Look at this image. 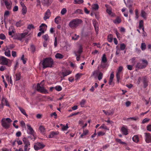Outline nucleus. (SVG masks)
Here are the masks:
<instances>
[{
    "mask_svg": "<svg viewBox=\"0 0 151 151\" xmlns=\"http://www.w3.org/2000/svg\"><path fill=\"white\" fill-rule=\"evenodd\" d=\"M147 130L151 132V124H149L147 126Z\"/></svg>",
    "mask_w": 151,
    "mask_h": 151,
    "instance_id": "nucleus-64",
    "label": "nucleus"
},
{
    "mask_svg": "<svg viewBox=\"0 0 151 151\" xmlns=\"http://www.w3.org/2000/svg\"><path fill=\"white\" fill-rule=\"evenodd\" d=\"M146 47V45L145 43H142L141 44V48L142 50H145Z\"/></svg>",
    "mask_w": 151,
    "mask_h": 151,
    "instance_id": "nucleus-47",
    "label": "nucleus"
},
{
    "mask_svg": "<svg viewBox=\"0 0 151 151\" xmlns=\"http://www.w3.org/2000/svg\"><path fill=\"white\" fill-rule=\"evenodd\" d=\"M60 20L61 17H60L57 16L55 19V22L56 24H58Z\"/></svg>",
    "mask_w": 151,
    "mask_h": 151,
    "instance_id": "nucleus-35",
    "label": "nucleus"
},
{
    "mask_svg": "<svg viewBox=\"0 0 151 151\" xmlns=\"http://www.w3.org/2000/svg\"><path fill=\"white\" fill-rule=\"evenodd\" d=\"M59 132L58 131H52L51 132L49 135V137L50 138H53L55 137V136L58 135L59 134Z\"/></svg>",
    "mask_w": 151,
    "mask_h": 151,
    "instance_id": "nucleus-17",
    "label": "nucleus"
},
{
    "mask_svg": "<svg viewBox=\"0 0 151 151\" xmlns=\"http://www.w3.org/2000/svg\"><path fill=\"white\" fill-rule=\"evenodd\" d=\"M21 75L20 73L19 72L15 74V79L16 81H19L21 77Z\"/></svg>",
    "mask_w": 151,
    "mask_h": 151,
    "instance_id": "nucleus-26",
    "label": "nucleus"
},
{
    "mask_svg": "<svg viewBox=\"0 0 151 151\" xmlns=\"http://www.w3.org/2000/svg\"><path fill=\"white\" fill-rule=\"evenodd\" d=\"M27 34V32L18 34L14 36L15 39L21 41Z\"/></svg>",
    "mask_w": 151,
    "mask_h": 151,
    "instance_id": "nucleus-8",
    "label": "nucleus"
},
{
    "mask_svg": "<svg viewBox=\"0 0 151 151\" xmlns=\"http://www.w3.org/2000/svg\"><path fill=\"white\" fill-rule=\"evenodd\" d=\"M30 49L33 52H35V46L33 45H31Z\"/></svg>",
    "mask_w": 151,
    "mask_h": 151,
    "instance_id": "nucleus-59",
    "label": "nucleus"
},
{
    "mask_svg": "<svg viewBox=\"0 0 151 151\" xmlns=\"http://www.w3.org/2000/svg\"><path fill=\"white\" fill-rule=\"evenodd\" d=\"M39 129L40 130V132L42 134H45V129L43 126L41 125L39 127Z\"/></svg>",
    "mask_w": 151,
    "mask_h": 151,
    "instance_id": "nucleus-27",
    "label": "nucleus"
},
{
    "mask_svg": "<svg viewBox=\"0 0 151 151\" xmlns=\"http://www.w3.org/2000/svg\"><path fill=\"white\" fill-rule=\"evenodd\" d=\"M103 74L101 72H100L98 76V79L99 81L101 80L102 78Z\"/></svg>",
    "mask_w": 151,
    "mask_h": 151,
    "instance_id": "nucleus-50",
    "label": "nucleus"
},
{
    "mask_svg": "<svg viewBox=\"0 0 151 151\" xmlns=\"http://www.w3.org/2000/svg\"><path fill=\"white\" fill-rule=\"evenodd\" d=\"M12 122V120L8 118H3L1 121L2 126L6 129H7L10 127V123Z\"/></svg>",
    "mask_w": 151,
    "mask_h": 151,
    "instance_id": "nucleus-2",
    "label": "nucleus"
},
{
    "mask_svg": "<svg viewBox=\"0 0 151 151\" xmlns=\"http://www.w3.org/2000/svg\"><path fill=\"white\" fill-rule=\"evenodd\" d=\"M92 8L93 10L97 11L98 10L99 7L98 4H95L92 5Z\"/></svg>",
    "mask_w": 151,
    "mask_h": 151,
    "instance_id": "nucleus-23",
    "label": "nucleus"
},
{
    "mask_svg": "<svg viewBox=\"0 0 151 151\" xmlns=\"http://www.w3.org/2000/svg\"><path fill=\"white\" fill-rule=\"evenodd\" d=\"M144 27L143 21V20H141L139 22V28L140 29L141 28Z\"/></svg>",
    "mask_w": 151,
    "mask_h": 151,
    "instance_id": "nucleus-43",
    "label": "nucleus"
},
{
    "mask_svg": "<svg viewBox=\"0 0 151 151\" xmlns=\"http://www.w3.org/2000/svg\"><path fill=\"white\" fill-rule=\"evenodd\" d=\"M141 63H138L136 65V68L139 69H143L145 68L147 65L148 62L145 59L141 60Z\"/></svg>",
    "mask_w": 151,
    "mask_h": 151,
    "instance_id": "nucleus-5",
    "label": "nucleus"
},
{
    "mask_svg": "<svg viewBox=\"0 0 151 151\" xmlns=\"http://www.w3.org/2000/svg\"><path fill=\"white\" fill-rule=\"evenodd\" d=\"M116 142L120 143L121 144H126V143L125 142H122L121 141V140L120 139L116 138Z\"/></svg>",
    "mask_w": 151,
    "mask_h": 151,
    "instance_id": "nucleus-46",
    "label": "nucleus"
},
{
    "mask_svg": "<svg viewBox=\"0 0 151 151\" xmlns=\"http://www.w3.org/2000/svg\"><path fill=\"white\" fill-rule=\"evenodd\" d=\"M5 105L7 106H9V104L6 99L3 96L1 100V104L0 105V107L3 108Z\"/></svg>",
    "mask_w": 151,
    "mask_h": 151,
    "instance_id": "nucleus-10",
    "label": "nucleus"
},
{
    "mask_svg": "<svg viewBox=\"0 0 151 151\" xmlns=\"http://www.w3.org/2000/svg\"><path fill=\"white\" fill-rule=\"evenodd\" d=\"M53 64V60L50 58H46L42 63L43 68H45L47 67H51Z\"/></svg>",
    "mask_w": 151,
    "mask_h": 151,
    "instance_id": "nucleus-3",
    "label": "nucleus"
},
{
    "mask_svg": "<svg viewBox=\"0 0 151 151\" xmlns=\"http://www.w3.org/2000/svg\"><path fill=\"white\" fill-rule=\"evenodd\" d=\"M105 6L106 7V12L109 15H111V14L112 13V8L111 6H110L109 5L107 4H106L105 5Z\"/></svg>",
    "mask_w": 151,
    "mask_h": 151,
    "instance_id": "nucleus-16",
    "label": "nucleus"
},
{
    "mask_svg": "<svg viewBox=\"0 0 151 151\" xmlns=\"http://www.w3.org/2000/svg\"><path fill=\"white\" fill-rule=\"evenodd\" d=\"M30 145H25L24 146V151H29L30 149Z\"/></svg>",
    "mask_w": 151,
    "mask_h": 151,
    "instance_id": "nucleus-41",
    "label": "nucleus"
},
{
    "mask_svg": "<svg viewBox=\"0 0 151 151\" xmlns=\"http://www.w3.org/2000/svg\"><path fill=\"white\" fill-rule=\"evenodd\" d=\"M98 73V71L97 70L94 71L92 73L91 75V76H96Z\"/></svg>",
    "mask_w": 151,
    "mask_h": 151,
    "instance_id": "nucleus-53",
    "label": "nucleus"
},
{
    "mask_svg": "<svg viewBox=\"0 0 151 151\" xmlns=\"http://www.w3.org/2000/svg\"><path fill=\"white\" fill-rule=\"evenodd\" d=\"M27 28L29 29H34L35 27L32 24H30L28 26Z\"/></svg>",
    "mask_w": 151,
    "mask_h": 151,
    "instance_id": "nucleus-61",
    "label": "nucleus"
},
{
    "mask_svg": "<svg viewBox=\"0 0 151 151\" xmlns=\"http://www.w3.org/2000/svg\"><path fill=\"white\" fill-rule=\"evenodd\" d=\"M88 132V130H83V132L82 134L80 136L81 138H83L84 136L86 135Z\"/></svg>",
    "mask_w": 151,
    "mask_h": 151,
    "instance_id": "nucleus-36",
    "label": "nucleus"
},
{
    "mask_svg": "<svg viewBox=\"0 0 151 151\" xmlns=\"http://www.w3.org/2000/svg\"><path fill=\"white\" fill-rule=\"evenodd\" d=\"M51 12L49 9H47L46 12L45 13V16L43 18L45 20H46L49 19L51 16Z\"/></svg>",
    "mask_w": 151,
    "mask_h": 151,
    "instance_id": "nucleus-13",
    "label": "nucleus"
},
{
    "mask_svg": "<svg viewBox=\"0 0 151 151\" xmlns=\"http://www.w3.org/2000/svg\"><path fill=\"white\" fill-rule=\"evenodd\" d=\"M6 69V67L4 66H1L0 67V70L1 71H3Z\"/></svg>",
    "mask_w": 151,
    "mask_h": 151,
    "instance_id": "nucleus-62",
    "label": "nucleus"
},
{
    "mask_svg": "<svg viewBox=\"0 0 151 151\" xmlns=\"http://www.w3.org/2000/svg\"><path fill=\"white\" fill-rule=\"evenodd\" d=\"M42 38L45 40V41H47L48 40L49 41V37L48 35L47 34H46L42 36Z\"/></svg>",
    "mask_w": 151,
    "mask_h": 151,
    "instance_id": "nucleus-37",
    "label": "nucleus"
},
{
    "mask_svg": "<svg viewBox=\"0 0 151 151\" xmlns=\"http://www.w3.org/2000/svg\"><path fill=\"white\" fill-rule=\"evenodd\" d=\"M55 57L56 58L61 59L63 58L64 56L61 54L57 53L55 55Z\"/></svg>",
    "mask_w": 151,
    "mask_h": 151,
    "instance_id": "nucleus-30",
    "label": "nucleus"
},
{
    "mask_svg": "<svg viewBox=\"0 0 151 151\" xmlns=\"http://www.w3.org/2000/svg\"><path fill=\"white\" fill-rule=\"evenodd\" d=\"M71 72L69 70H66L64 72H62L61 75L63 76V77L68 75L70 74Z\"/></svg>",
    "mask_w": 151,
    "mask_h": 151,
    "instance_id": "nucleus-20",
    "label": "nucleus"
},
{
    "mask_svg": "<svg viewBox=\"0 0 151 151\" xmlns=\"http://www.w3.org/2000/svg\"><path fill=\"white\" fill-rule=\"evenodd\" d=\"M4 3L6 8L9 9H10L12 5L11 1L9 0H7L5 1Z\"/></svg>",
    "mask_w": 151,
    "mask_h": 151,
    "instance_id": "nucleus-14",
    "label": "nucleus"
},
{
    "mask_svg": "<svg viewBox=\"0 0 151 151\" xmlns=\"http://www.w3.org/2000/svg\"><path fill=\"white\" fill-rule=\"evenodd\" d=\"M6 39V36L5 35L3 34H0V39L4 40Z\"/></svg>",
    "mask_w": 151,
    "mask_h": 151,
    "instance_id": "nucleus-56",
    "label": "nucleus"
},
{
    "mask_svg": "<svg viewBox=\"0 0 151 151\" xmlns=\"http://www.w3.org/2000/svg\"><path fill=\"white\" fill-rule=\"evenodd\" d=\"M86 102V101L85 99H82L81 101L80 102V105L82 107H85V105Z\"/></svg>",
    "mask_w": 151,
    "mask_h": 151,
    "instance_id": "nucleus-32",
    "label": "nucleus"
},
{
    "mask_svg": "<svg viewBox=\"0 0 151 151\" xmlns=\"http://www.w3.org/2000/svg\"><path fill=\"white\" fill-rule=\"evenodd\" d=\"M4 54L5 55L7 56L10 57L11 56L10 51L9 50L5 51V52Z\"/></svg>",
    "mask_w": 151,
    "mask_h": 151,
    "instance_id": "nucleus-51",
    "label": "nucleus"
},
{
    "mask_svg": "<svg viewBox=\"0 0 151 151\" xmlns=\"http://www.w3.org/2000/svg\"><path fill=\"white\" fill-rule=\"evenodd\" d=\"M45 147V145L40 142H37L35 143L34 145V148L35 150H38L43 148Z\"/></svg>",
    "mask_w": 151,
    "mask_h": 151,
    "instance_id": "nucleus-9",
    "label": "nucleus"
},
{
    "mask_svg": "<svg viewBox=\"0 0 151 151\" xmlns=\"http://www.w3.org/2000/svg\"><path fill=\"white\" fill-rule=\"evenodd\" d=\"M74 3L75 4H80L83 3V0H74Z\"/></svg>",
    "mask_w": 151,
    "mask_h": 151,
    "instance_id": "nucleus-38",
    "label": "nucleus"
},
{
    "mask_svg": "<svg viewBox=\"0 0 151 151\" xmlns=\"http://www.w3.org/2000/svg\"><path fill=\"white\" fill-rule=\"evenodd\" d=\"M126 45L124 43H122L120 45V49L122 50H124L126 48Z\"/></svg>",
    "mask_w": 151,
    "mask_h": 151,
    "instance_id": "nucleus-39",
    "label": "nucleus"
},
{
    "mask_svg": "<svg viewBox=\"0 0 151 151\" xmlns=\"http://www.w3.org/2000/svg\"><path fill=\"white\" fill-rule=\"evenodd\" d=\"M116 77L117 78V81L119 82L120 78V73H117L116 74Z\"/></svg>",
    "mask_w": 151,
    "mask_h": 151,
    "instance_id": "nucleus-63",
    "label": "nucleus"
},
{
    "mask_svg": "<svg viewBox=\"0 0 151 151\" xmlns=\"http://www.w3.org/2000/svg\"><path fill=\"white\" fill-rule=\"evenodd\" d=\"M22 21L20 20L18 22H17L16 23V25L17 27H20L22 26L23 24L22 23Z\"/></svg>",
    "mask_w": 151,
    "mask_h": 151,
    "instance_id": "nucleus-40",
    "label": "nucleus"
},
{
    "mask_svg": "<svg viewBox=\"0 0 151 151\" xmlns=\"http://www.w3.org/2000/svg\"><path fill=\"white\" fill-rule=\"evenodd\" d=\"M145 141L147 143L151 142V135L149 133H145Z\"/></svg>",
    "mask_w": 151,
    "mask_h": 151,
    "instance_id": "nucleus-12",
    "label": "nucleus"
},
{
    "mask_svg": "<svg viewBox=\"0 0 151 151\" xmlns=\"http://www.w3.org/2000/svg\"><path fill=\"white\" fill-rule=\"evenodd\" d=\"M82 23L81 20L75 19H72L69 22V25L72 29H75Z\"/></svg>",
    "mask_w": 151,
    "mask_h": 151,
    "instance_id": "nucleus-1",
    "label": "nucleus"
},
{
    "mask_svg": "<svg viewBox=\"0 0 151 151\" xmlns=\"http://www.w3.org/2000/svg\"><path fill=\"white\" fill-rule=\"evenodd\" d=\"M105 134V132L102 131H100L97 133V136H103Z\"/></svg>",
    "mask_w": 151,
    "mask_h": 151,
    "instance_id": "nucleus-48",
    "label": "nucleus"
},
{
    "mask_svg": "<svg viewBox=\"0 0 151 151\" xmlns=\"http://www.w3.org/2000/svg\"><path fill=\"white\" fill-rule=\"evenodd\" d=\"M68 128V124H66L65 126H63L62 128V129L63 131L66 130Z\"/></svg>",
    "mask_w": 151,
    "mask_h": 151,
    "instance_id": "nucleus-57",
    "label": "nucleus"
},
{
    "mask_svg": "<svg viewBox=\"0 0 151 151\" xmlns=\"http://www.w3.org/2000/svg\"><path fill=\"white\" fill-rule=\"evenodd\" d=\"M9 14V12L8 11H6L5 12L4 14V18L7 17Z\"/></svg>",
    "mask_w": 151,
    "mask_h": 151,
    "instance_id": "nucleus-60",
    "label": "nucleus"
},
{
    "mask_svg": "<svg viewBox=\"0 0 151 151\" xmlns=\"http://www.w3.org/2000/svg\"><path fill=\"white\" fill-rule=\"evenodd\" d=\"M27 133L30 134L34 136L35 132L31 126L28 124H27Z\"/></svg>",
    "mask_w": 151,
    "mask_h": 151,
    "instance_id": "nucleus-11",
    "label": "nucleus"
},
{
    "mask_svg": "<svg viewBox=\"0 0 151 151\" xmlns=\"http://www.w3.org/2000/svg\"><path fill=\"white\" fill-rule=\"evenodd\" d=\"M93 24L95 28L96 32V33H98L99 31V27L98 26V23L97 21L95 20H93L92 21Z\"/></svg>",
    "mask_w": 151,
    "mask_h": 151,
    "instance_id": "nucleus-19",
    "label": "nucleus"
},
{
    "mask_svg": "<svg viewBox=\"0 0 151 151\" xmlns=\"http://www.w3.org/2000/svg\"><path fill=\"white\" fill-rule=\"evenodd\" d=\"M121 131L123 135H127L128 134L127 129L124 127H123L121 128Z\"/></svg>",
    "mask_w": 151,
    "mask_h": 151,
    "instance_id": "nucleus-18",
    "label": "nucleus"
},
{
    "mask_svg": "<svg viewBox=\"0 0 151 151\" xmlns=\"http://www.w3.org/2000/svg\"><path fill=\"white\" fill-rule=\"evenodd\" d=\"M42 3L44 6H48L50 5L49 0H42Z\"/></svg>",
    "mask_w": 151,
    "mask_h": 151,
    "instance_id": "nucleus-24",
    "label": "nucleus"
},
{
    "mask_svg": "<svg viewBox=\"0 0 151 151\" xmlns=\"http://www.w3.org/2000/svg\"><path fill=\"white\" fill-rule=\"evenodd\" d=\"M149 120L150 119H149L147 118H145L143 120L142 122V123L145 124V123H147L148 122Z\"/></svg>",
    "mask_w": 151,
    "mask_h": 151,
    "instance_id": "nucleus-52",
    "label": "nucleus"
},
{
    "mask_svg": "<svg viewBox=\"0 0 151 151\" xmlns=\"http://www.w3.org/2000/svg\"><path fill=\"white\" fill-rule=\"evenodd\" d=\"M47 26L45 24L42 23L40 26V31H43L44 32L47 30Z\"/></svg>",
    "mask_w": 151,
    "mask_h": 151,
    "instance_id": "nucleus-15",
    "label": "nucleus"
},
{
    "mask_svg": "<svg viewBox=\"0 0 151 151\" xmlns=\"http://www.w3.org/2000/svg\"><path fill=\"white\" fill-rule=\"evenodd\" d=\"M18 108L19 109L20 111L25 116L27 117L28 116V115L27 114H26L25 111L24 109L23 108H21L20 107L18 106Z\"/></svg>",
    "mask_w": 151,
    "mask_h": 151,
    "instance_id": "nucleus-21",
    "label": "nucleus"
},
{
    "mask_svg": "<svg viewBox=\"0 0 151 151\" xmlns=\"http://www.w3.org/2000/svg\"><path fill=\"white\" fill-rule=\"evenodd\" d=\"M44 81H42L40 84L37 83V90L41 93H48V91L44 88L43 86V82Z\"/></svg>",
    "mask_w": 151,
    "mask_h": 151,
    "instance_id": "nucleus-4",
    "label": "nucleus"
},
{
    "mask_svg": "<svg viewBox=\"0 0 151 151\" xmlns=\"http://www.w3.org/2000/svg\"><path fill=\"white\" fill-rule=\"evenodd\" d=\"M141 16L144 18H146L147 14L143 10H142L141 12Z\"/></svg>",
    "mask_w": 151,
    "mask_h": 151,
    "instance_id": "nucleus-42",
    "label": "nucleus"
},
{
    "mask_svg": "<svg viewBox=\"0 0 151 151\" xmlns=\"http://www.w3.org/2000/svg\"><path fill=\"white\" fill-rule=\"evenodd\" d=\"M67 10L65 8H63L61 11V14L62 15H64L66 13Z\"/></svg>",
    "mask_w": 151,
    "mask_h": 151,
    "instance_id": "nucleus-54",
    "label": "nucleus"
},
{
    "mask_svg": "<svg viewBox=\"0 0 151 151\" xmlns=\"http://www.w3.org/2000/svg\"><path fill=\"white\" fill-rule=\"evenodd\" d=\"M20 124L21 126L23 127H25V123L23 121H22L20 122Z\"/></svg>",
    "mask_w": 151,
    "mask_h": 151,
    "instance_id": "nucleus-58",
    "label": "nucleus"
},
{
    "mask_svg": "<svg viewBox=\"0 0 151 151\" xmlns=\"http://www.w3.org/2000/svg\"><path fill=\"white\" fill-rule=\"evenodd\" d=\"M139 118L138 116L135 117H131L127 118L128 120L132 119L133 120L136 121L139 119Z\"/></svg>",
    "mask_w": 151,
    "mask_h": 151,
    "instance_id": "nucleus-44",
    "label": "nucleus"
},
{
    "mask_svg": "<svg viewBox=\"0 0 151 151\" xmlns=\"http://www.w3.org/2000/svg\"><path fill=\"white\" fill-rule=\"evenodd\" d=\"M122 22V20L121 18L119 17H117L115 20L113 21V22L116 24H119L120 23Z\"/></svg>",
    "mask_w": 151,
    "mask_h": 151,
    "instance_id": "nucleus-22",
    "label": "nucleus"
},
{
    "mask_svg": "<svg viewBox=\"0 0 151 151\" xmlns=\"http://www.w3.org/2000/svg\"><path fill=\"white\" fill-rule=\"evenodd\" d=\"M27 12V8L26 7H24L22 9V14L25 15Z\"/></svg>",
    "mask_w": 151,
    "mask_h": 151,
    "instance_id": "nucleus-49",
    "label": "nucleus"
},
{
    "mask_svg": "<svg viewBox=\"0 0 151 151\" xmlns=\"http://www.w3.org/2000/svg\"><path fill=\"white\" fill-rule=\"evenodd\" d=\"M132 140L134 142L137 143L139 141V137L137 135H134L132 137Z\"/></svg>",
    "mask_w": 151,
    "mask_h": 151,
    "instance_id": "nucleus-33",
    "label": "nucleus"
},
{
    "mask_svg": "<svg viewBox=\"0 0 151 151\" xmlns=\"http://www.w3.org/2000/svg\"><path fill=\"white\" fill-rule=\"evenodd\" d=\"M103 111L104 113L106 115H112L114 113V111H106L105 110H103Z\"/></svg>",
    "mask_w": 151,
    "mask_h": 151,
    "instance_id": "nucleus-28",
    "label": "nucleus"
},
{
    "mask_svg": "<svg viewBox=\"0 0 151 151\" xmlns=\"http://www.w3.org/2000/svg\"><path fill=\"white\" fill-rule=\"evenodd\" d=\"M113 38L112 37L111 35H110L108 36V40L109 42H111Z\"/></svg>",
    "mask_w": 151,
    "mask_h": 151,
    "instance_id": "nucleus-55",
    "label": "nucleus"
},
{
    "mask_svg": "<svg viewBox=\"0 0 151 151\" xmlns=\"http://www.w3.org/2000/svg\"><path fill=\"white\" fill-rule=\"evenodd\" d=\"M10 60L5 57L0 55V64L3 65H6L8 66H10L9 65V62Z\"/></svg>",
    "mask_w": 151,
    "mask_h": 151,
    "instance_id": "nucleus-6",
    "label": "nucleus"
},
{
    "mask_svg": "<svg viewBox=\"0 0 151 151\" xmlns=\"http://www.w3.org/2000/svg\"><path fill=\"white\" fill-rule=\"evenodd\" d=\"M82 52V48L81 46H80L78 51H74V54L75 53H76L78 55L80 56Z\"/></svg>",
    "mask_w": 151,
    "mask_h": 151,
    "instance_id": "nucleus-25",
    "label": "nucleus"
},
{
    "mask_svg": "<svg viewBox=\"0 0 151 151\" xmlns=\"http://www.w3.org/2000/svg\"><path fill=\"white\" fill-rule=\"evenodd\" d=\"M23 141L25 145H30V142L29 140L25 138H24L23 139Z\"/></svg>",
    "mask_w": 151,
    "mask_h": 151,
    "instance_id": "nucleus-31",
    "label": "nucleus"
},
{
    "mask_svg": "<svg viewBox=\"0 0 151 151\" xmlns=\"http://www.w3.org/2000/svg\"><path fill=\"white\" fill-rule=\"evenodd\" d=\"M55 89L58 91H60L62 90V87L60 86H57L55 87Z\"/></svg>",
    "mask_w": 151,
    "mask_h": 151,
    "instance_id": "nucleus-45",
    "label": "nucleus"
},
{
    "mask_svg": "<svg viewBox=\"0 0 151 151\" xmlns=\"http://www.w3.org/2000/svg\"><path fill=\"white\" fill-rule=\"evenodd\" d=\"M107 59L106 56L105 54H104L101 59V63H105L107 62Z\"/></svg>",
    "mask_w": 151,
    "mask_h": 151,
    "instance_id": "nucleus-29",
    "label": "nucleus"
},
{
    "mask_svg": "<svg viewBox=\"0 0 151 151\" xmlns=\"http://www.w3.org/2000/svg\"><path fill=\"white\" fill-rule=\"evenodd\" d=\"M142 79L143 83L144 85V88H146L148 85V81L147 79V77L146 76H143L141 78L139 77L138 78V81L139 83L141 79Z\"/></svg>",
    "mask_w": 151,
    "mask_h": 151,
    "instance_id": "nucleus-7",
    "label": "nucleus"
},
{
    "mask_svg": "<svg viewBox=\"0 0 151 151\" xmlns=\"http://www.w3.org/2000/svg\"><path fill=\"white\" fill-rule=\"evenodd\" d=\"M99 129H102L107 130H109V129L105 125V124H103Z\"/></svg>",
    "mask_w": 151,
    "mask_h": 151,
    "instance_id": "nucleus-34",
    "label": "nucleus"
}]
</instances>
